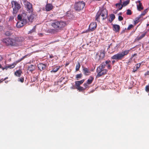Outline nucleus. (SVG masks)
<instances>
[{
    "label": "nucleus",
    "mask_w": 149,
    "mask_h": 149,
    "mask_svg": "<svg viewBox=\"0 0 149 149\" xmlns=\"http://www.w3.org/2000/svg\"><path fill=\"white\" fill-rule=\"evenodd\" d=\"M85 5V3L83 1H79L75 3L74 8L76 10L80 11L83 9Z\"/></svg>",
    "instance_id": "423d86ee"
},
{
    "label": "nucleus",
    "mask_w": 149,
    "mask_h": 149,
    "mask_svg": "<svg viewBox=\"0 0 149 149\" xmlns=\"http://www.w3.org/2000/svg\"><path fill=\"white\" fill-rule=\"evenodd\" d=\"M94 80V77L92 76H90L89 79L87 81V83L88 84H91Z\"/></svg>",
    "instance_id": "b1692460"
},
{
    "label": "nucleus",
    "mask_w": 149,
    "mask_h": 149,
    "mask_svg": "<svg viewBox=\"0 0 149 149\" xmlns=\"http://www.w3.org/2000/svg\"><path fill=\"white\" fill-rule=\"evenodd\" d=\"M78 87V89L79 91H82L84 90H85V89L83 87L80 86H79V87Z\"/></svg>",
    "instance_id": "4c0bfd02"
},
{
    "label": "nucleus",
    "mask_w": 149,
    "mask_h": 149,
    "mask_svg": "<svg viewBox=\"0 0 149 149\" xmlns=\"http://www.w3.org/2000/svg\"><path fill=\"white\" fill-rule=\"evenodd\" d=\"M18 81H20L21 82L23 83L24 81V78H21L18 79Z\"/></svg>",
    "instance_id": "37998d69"
},
{
    "label": "nucleus",
    "mask_w": 149,
    "mask_h": 149,
    "mask_svg": "<svg viewBox=\"0 0 149 149\" xmlns=\"http://www.w3.org/2000/svg\"><path fill=\"white\" fill-rule=\"evenodd\" d=\"M8 78V77H7L6 78H5V79H4L3 80V81H4V80H5L6 79H7Z\"/></svg>",
    "instance_id": "4d7b16f0"
},
{
    "label": "nucleus",
    "mask_w": 149,
    "mask_h": 149,
    "mask_svg": "<svg viewBox=\"0 0 149 149\" xmlns=\"http://www.w3.org/2000/svg\"><path fill=\"white\" fill-rule=\"evenodd\" d=\"M106 66V64H105V63L104 62H103L102 63H101L100 66L97 67V69L100 70L102 69H104V68Z\"/></svg>",
    "instance_id": "aec40b11"
},
{
    "label": "nucleus",
    "mask_w": 149,
    "mask_h": 149,
    "mask_svg": "<svg viewBox=\"0 0 149 149\" xmlns=\"http://www.w3.org/2000/svg\"><path fill=\"white\" fill-rule=\"evenodd\" d=\"M101 16L102 20L105 19L107 18L108 16V11L106 9H101L98 11L95 17V21L100 22V17Z\"/></svg>",
    "instance_id": "7ed1b4c3"
},
{
    "label": "nucleus",
    "mask_w": 149,
    "mask_h": 149,
    "mask_svg": "<svg viewBox=\"0 0 149 149\" xmlns=\"http://www.w3.org/2000/svg\"><path fill=\"white\" fill-rule=\"evenodd\" d=\"M60 68V66H57L56 68H54L53 70L51 71V72H57Z\"/></svg>",
    "instance_id": "a878e982"
},
{
    "label": "nucleus",
    "mask_w": 149,
    "mask_h": 149,
    "mask_svg": "<svg viewBox=\"0 0 149 149\" xmlns=\"http://www.w3.org/2000/svg\"><path fill=\"white\" fill-rule=\"evenodd\" d=\"M107 68H108L109 69H110L111 68V66L109 64H108V65H107Z\"/></svg>",
    "instance_id": "de8ad7c7"
},
{
    "label": "nucleus",
    "mask_w": 149,
    "mask_h": 149,
    "mask_svg": "<svg viewBox=\"0 0 149 149\" xmlns=\"http://www.w3.org/2000/svg\"><path fill=\"white\" fill-rule=\"evenodd\" d=\"M118 6V9H119V8H120V6L119 5H118L117 6Z\"/></svg>",
    "instance_id": "680f3d73"
},
{
    "label": "nucleus",
    "mask_w": 149,
    "mask_h": 149,
    "mask_svg": "<svg viewBox=\"0 0 149 149\" xmlns=\"http://www.w3.org/2000/svg\"><path fill=\"white\" fill-rule=\"evenodd\" d=\"M115 60H113L112 61V63L113 64H114V63H115Z\"/></svg>",
    "instance_id": "864d4df0"
},
{
    "label": "nucleus",
    "mask_w": 149,
    "mask_h": 149,
    "mask_svg": "<svg viewBox=\"0 0 149 149\" xmlns=\"http://www.w3.org/2000/svg\"><path fill=\"white\" fill-rule=\"evenodd\" d=\"M22 41L21 38L18 37L14 38H8L3 39V42L7 46L17 47L19 46Z\"/></svg>",
    "instance_id": "f257e3e1"
},
{
    "label": "nucleus",
    "mask_w": 149,
    "mask_h": 149,
    "mask_svg": "<svg viewBox=\"0 0 149 149\" xmlns=\"http://www.w3.org/2000/svg\"><path fill=\"white\" fill-rule=\"evenodd\" d=\"M117 46H118V45H117L115 47H116Z\"/></svg>",
    "instance_id": "e2e57ef3"
},
{
    "label": "nucleus",
    "mask_w": 149,
    "mask_h": 149,
    "mask_svg": "<svg viewBox=\"0 0 149 149\" xmlns=\"http://www.w3.org/2000/svg\"><path fill=\"white\" fill-rule=\"evenodd\" d=\"M121 3H122L121 0H120V3H117L116 4V6H117L118 5H119V6H120V5L121 4Z\"/></svg>",
    "instance_id": "c03bdc74"
},
{
    "label": "nucleus",
    "mask_w": 149,
    "mask_h": 149,
    "mask_svg": "<svg viewBox=\"0 0 149 149\" xmlns=\"http://www.w3.org/2000/svg\"><path fill=\"white\" fill-rule=\"evenodd\" d=\"M97 24L96 22H93L91 23L89 27V29L91 31H93L96 28Z\"/></svg>",
    "instance_id": "f8f14e48"
},
{
    "label": "nucleus",
    "mask_w": 149,
    "mask_h": 149,
    "mask_svg": "<svg viewBox=\"0 0 149 149\" xmlns=\"http://www.w3.org/2000/svg\"><path fill=\"white\" fill-rule=\"evenodd\" d=\"M5 34L7 36H10L12 35V33L10 31H7L5 32Z\"/></svg>",
    "instance_id": "473e14b6"
},
{
    "label": "nucleus",
    "mask_w": 149,
    "mask_h": 149,
    "mask_svg": "<svg viewBox=\"0 0 149 149\" xmlns=\"http://www.w3.org/2000/svg\"><path fill=\"white\" fill-rule=\"evenodd\" d=\"M47 64H43L42 63H39L37 66L39 70L42 71L45 69L46 67Z\"/></svg>",
    "instance_id": "ddd939ff"
},
{
    "label": "nucleus",
    "mask_w": 149,
    "mask_h": 149,
    "mask_svg": "<svg viewBox=\"0 0 149 149\" xmlns=\"http://www.w3.org/2000/svg\"><path fill=\"white\" fill-rule=\"evenodd\" d=\"M130 50H126L123 51L111 57V59L117 61L120 60L124 58L129 52Z\"/></svg>",
    "instance_id": "20e7f679"
},
{
    "label": "nucleus",
    "mask_w": 149,
    "mask_h": 149,
    "mask_svg": "<svg viewBox=\"0 0 149 149\" xmlns=\"http://www.w3.org/2000/svg\"><path fill=\"white\" fill-rule=\"evenodd\" d=\"M53 6L51 4L47 3L46 5L45 9L47 11L51 10L53 8Z\"/></svg>",
    "instance_id": "2eb2a0df"
},
{
    "label": "nucleus",
    "mask_w": 149,
    "mask_h": 149,
    "mask_svg": "<svg viewBox=\"0 0 149 149\" xmlns=\"http://www.w3.org/2000/svg\"><path fill=\"white\" fill-rule=\"evenodd\" d=\"M49 57L50 58H52L54 57V56L53 55H50Z\"/></svg>",
    "instance_id": "3c124183"
},
{
    "label": "nucleus",
    "mask_w": 149,
    "mask_h": 149,
    "mask_svg": "<svg viewBox=\"0 0 149 149\" xmlns=\"http://www.w3.org/2000/svg\"><path fill=\"white\" fill-rule=\"evenodd\" d=\"M118 19L119 21H121L123 19V17L121 16H119L118 17Z\"/></svg>",
    "instance_id": "79ce46f5"
},
{
    "label": "nucleus",
    "mask_w": 149,
    "mask_h": 149,
    "mask_svg": "<svg viewBox=\"0 0 149 149\" xmlns=\"http://www.w3.org/2000/svg\"><path fill=\"white\" fill-rule=\"evenodd\" d=\"M111 62V61L110 60H107L104 63L106 65H108L109 64V63Z\"/></svg>",
    "instance_id": "a18cd8bd"
},
{
    "label": "nucleus",
    "mask_w": 149,
    "mask_h": 149,
    "mask_svg": "<svg viewBox=\"0 0 149 149\" xmlns=\"http://www.w3.org/2000/svg\"><path fill=\"white\" fill-rule=\"evenodd\" d=\"M133 27V25L132 24H130L128 26L127 29L128 30H130V29L132 28Z\"/></svg>",
    "instance_id": "ea45409f"
},
{
    "label": "nucleus",
    "mask_w": 149,
    "mask_h": 149,
    "mask_svg": "<svg viewBox=\"0 0 149 149\" xmlns=\"http://www.w3.org/2000/svg\"><path fill=\"white\" fill-rule=\"evenodd\" d=\"M141 6H142L141 3V4H139V5H138L137 6V8H138V10H139V11H141L143 9V8Z\"/></svg>",
    "instance_id": "7c9ffc66"
},
{
    "label": "nucleus",
    "mask_w": 149,
    "mask_h": 149,
    "mask_svg": "<svg viewBox=\"0 0 149 149\" xmlns=\"http://www.w3.org/2000/svg\"><path fill=\"white\" fill-rule=\"evenodd\" d=\"M138 3H139V4H141V2L140 1H138Z\"/></svg>",
    "instance_id": "5fc2aeb1"
},
{
    "label": "nucleus",
    "mask_w": 149,
    "mask_h": 149,
    "mask_svg": "<svg viewBox=\"0 0 149 149\" xmlns=\"http://www.w3.org/2000/svg\"><path fill=\"white\" fill-rule=\"evenodd\" d=\"M84 79H83L80 81H76L75 82V84L77 87H79L80 85L81 84L84 82Z\"/></svg>",
    "instance_id": "412c9836"
},
{
    "label": "nucleus",
    "mask_w": 149,
    "mask_h": 149,
    "mask_svg": "<svg viewBox=\"0 0 149 149\" xmlns=\"http://www.w3.org/2000/svg\"><path fill=\"white\" fill-rule=\"evenodd\" d=\"M3 81V80H1L0 79V82H2Z\"/></svg>",
    "instance_id": "13d9d810"
},
{
    "label": "nucleus",
    "mask_w": 149,
    "mask_h": 149,
    "mask_svg": "<svg viewBox=\"0 0 149 149\" xmlns=\"http://www.w3.org/2000/svg\"><path fill=\"white\" fill-rule=\"evenodd\" d=\"M120 14H121V13H120Z\"/></svg>",
    "instance_id": "69168bd1"
},
{
    "label": "nucleus",
    "mask_w": 149,
    "mask_h": 149,
    "mask_svg": "<svg viewBox=\"0 0 149 149\" xmlns=\"http://www.w3.org/2000/svg\"><path fill=\"white\" fill-rule=\"evenodd\" d=\"M22 73V70H16V71L15 72L14 74L16 76L19 77H20Z\"/></svg>",
    "instance_id": "a211bd4d"
},
{
    "label": "nucleus",
    "mask_w": 149,
    "mask_h": 149,
    "mask_svg": "<svg viewBox=\"0 0 149 149\" xmlns=\"http://www.w3.org/2000/svg\"><path fill=\"white\" fill-rule=\"evenodd\" d=\"M36 31V26L33 27V28L31 30L29 31L28 33L29 34L31 33H32L35 32Z\"/></svg>",
    "instance_id": "2f4dec72"
},
{
    "label": "nucleus",
    "mask_w": 149,
    "mask_h": 149,
    "mask_svg": "<svg viewBox=\"0 0 149 149\" xmlns=\"http://www.w3.org/2000/svg\"><path fill=\"white\" fill-rule=\"evenodd\" d=\"M69 63L68 62H67L65 64V67L67 66L68 65H69Z\"/></svg>",
    "instance_id": "8fccbe9b"
},
{
    "label": "nucleus",
    "mask_w": 149,
    "mask_h": 149,
    "mask_svg": "<svg viewBox=\"0 0 149 149\" xmlns=\"http://www.w3.org/2000/svg\"><path fill=\"white\" fill-rule=\"evenodd\" d=\"M82 76V74L81 73L77 74L76 75V78L78 80V79L81 78Z\"/></svg>",
    "instance_id": "72a5a7b5"
},
{
    "label": "nucleus",
    "mask_w": 149,
    "mask_h": 149,
    "mask_svg": "<svg viewBox=\"0 0 149 149\" xmlns=\"http://www.w3.org/2000/svg\"><path fill=\"white\" fill-rule=\"evenodd\" d=\"M129 3V1L127 0L124 2L122 5H120V7L119 8V10H121L123 8V6H125L128 5Z\"/></svg>",
    "instance_id": "6ab92c4d"
},
{
    "label": "nucleus",
    "mask_w": 149,
    "mask_h": 149,
    "mask_svg": "<svg viewBox=\"0 0 149 149\" xmlns=\"http://www.w3.org/2000/svg\"><path fill=\"white\" fill-rule=\"evenodd\" d=\"M136 55V54H134V55Z\"/></svg>",
    "instance_id": "0e129e2a"
},
{
    "label": "nucleus",
    "mask_w": 149,
    "mask_h": 149,
    "mask_svg": "<svg viewBox=\"0 0 149 149\" xmlns=\"http://www.w3.org/2000/svg\"><path fill=\"white\" fill-rule=\"evenodd\" d=\"M30 54H27L23 57L19 59L18 60L14 62L12 64L10 65H8V68L10 69H13V68L19 62L21 61L23 59H24L25 58H26L27 56H30Z\"/></svg>",
    "instance_id": "6e6552de"
},
{
    "label": "nucleus",
    "mask_w": 149,
    "mask_h": 149,
    "mask_svg": "<svg viewBox=\"0 0 149 149\" xmlns=\"http://www.w3.org/2000/svg\"><path fill=\"white\" fill-rule=\"evenodd\" d=\"M80 66L81 65L80 63V62H79L78 61L77 62V64L76 67V71H78L79 70Z\"/></svg>",
    "instance_id": "cd10ccee"
},
{
    "label": "nucleus",
    "mask_w": 149,
    "mask_h": 149,
    "mask_svg": "<svg viewBox=\"0 0 149 149\" xmlns=\"http://www.w3.org/2000/svg\"><path fill=\"white\" fill-rule=\"evenodd\" d=\"M11 4L12 8L13 10V15L14 16H16L19 10L21 8V6L19 3L15 1H12Z\"/></svg>",
    "instance_id": "39448f33"
},
{
    "label": "nucleus",
    "mask_w": 149,
    "mask_h": 149,
    "mask_svg": "<svg viewBox=\"0 0 149 149\" xmlns=\"http://www.w3.org/2000/svg\"><path fill=\"white\" fill-rule=\"evenodd\" d=\"M56 30L53 29H49L48 30V32L51 33H54L56 31Z\"/></svg>",
    "instance_id": "c85d7f7f"
},
{
    "label": "nucleus",
    "mask_w": 149,
    "mask_h": 149,
    "mask_svg": "<svg viewBox=\"0 0 149 149\" xmlns=\"http://www.w3.org/2000/svg\"><path fill=\"white\" fill-rule=\"evenodd\" d=\"M8 68H8V65L6 66L4 68H2V69L3 70H4V69L7 70Z\"/></svg>",
    "instance_id": "49530a36"
},
{
    "label": "nucleus",
    "mask_w": 149,
    "mask_h": 149,
    "mask_svg": "<svg viewBox=\"0 0 149 149\" xmlns=\"http://www.w3.org/2000/svg\"><path fill=\"white\" fill-rule=\"evenodd\" d=\"M146 25H147V26H149V24H147Z\"/></svg>",
    "instance_id": "bf43d9fd"
},
{
    "label": "nucleus",
    "mask_w": 149,
    "mask_h": 149,
    "mask_svg": "<svg viewBox=\"0 0 149 149\" xmlns=\"http://www.w3.org/2000/svg\"><path fill=\"white\" fill-rule=\"evenodd\" d=\"M141 65V63H137L136 64V67L135 68H134L133 69V72H135L140 67Z\"/></svg>",
    "instance_id": "bb28decb"
},
{
    "label": "nucleus",
    "mask_w": 149,
    "mask_h": 149,
    "mask_svg": "<svg viewBox=\"0 0 149 149\" xmlns=\"http://www.w3.org/2000/svg\"><path fill=\"white\" fill-rule=\"evenodd\" d=\"M88 85L89 84L87 83H84V86L85 87V88H84L85 89L88 87Z\"/></svg>",
    "instance_id": "a19ab883"
},
{
    "label": "nucleus",
    "mask_w": 149,
    "mask_h": 149,
    "mask_svg": "<svg viewBox=\"0 0 149 149\" xmlns=\"http://www.w3.org/2000/svg\"><path fill=\"white\" fill-rule=\"evenodd\" d=\"M27 18L26 16V13H24L21 15H18L17 16V18L18 19H22L23 21L24 20H27L26 18Z\"/></svg>",
    "instance_id": "9b49d317"
},
{
    "label": "nucleus",
    "mask_w": 149,
    "mask_h": 149,
    "mask_svg": "<svg viewBox=\"0 0 149 149\" xmlns=\"http://www.w3.org/2000/svg\"><path fill=\"white\" fill-rule=\"evenodd\" d=\"M24 3L26 8V10L29 13H32L33 11L32 4L27 1L24 0Z\"/></svg>",
    "instance_id": "0eeeda50"
},
{
    "label": "nucleus",
    "mask_w": 149,
    "mask_h": 149,
    "mask_svg": "<svg viewBox=\"0 0 149 149\" xmlns=\"http://www.w3.org/2000/svg\"><path fill=\"white\" fill-rule=\"evenodd\" d=\"M82 71L84 74L85 75H89L91 73L90 70L88 68H83Z\"/></svg>",
    "instance_id": "4468645a"
},
{
    "label": "nucleus",
    "mask_w": 149,
    "mask_h": 149,
    "mask_svg": "<svg viewBox=\"0 0 149 149\" xmlns=\"http://www.w3.org/2000/svg\"><path fill=\"white\" fill-rule=\"evenodd\" d=\"M19 20L17 23L16 26L18 28H20L22 27L24 25L26 24L27 22V20H24V21L21 20Z\"/></svg>",
    "instance_id": "9d476101"
},
{
    "label": "nucleus",
    "mask_w": 149,
    "mask_h": 149,
    "mask_svg": "<svg viewBox=\"0 0 149 149\" xmlns=\"http://www.w3.org/2000/svg\"><path fill=\"white\" fill-rule=\"evenodd\" d=\"M126 14L128 15H131L132 14V12L131 10L130 9L127 10L126 12Z\"/></svg>",
    "instance_id": "c9c22d12"
},
{
    "label": "nucleus",
    "mask_w": 149,
    "mask_h": 149,
    "mask_svg": "<svg viewBox=\"0 0 149 149\" xmlns=\"http://www.w3.org/2000/svg\"><path fill=\"white\" fill-rule=\"evenodd\" d=\"M110 18L111 21H113L115 18V17L114 14H112L111 15Z\"/></svg>",
    "instance_id": "f704fd0d"
},
{
    "label": "nucleus",
    "mask_w": 149,
    "mask_h": 149,
    "mask_svg": "<svg viewBox=\"0 0 149 149\" xmlns=\"http://www.w3.org/2000/svg\"><path fill=\"white\" fill-rule=\"evenodd\" d=\"M113 30L116 32H118L120 29V26L118 25L114 24L113 25Z\"/></svg>",
    "instance_id": "f3484780"
},
{
    "label": "nucleus",
    "mask_w": 149,
    "mask_h": 149,
    "mask_svg": "<svg viewBox=\"0 0 149 149\" xmlns=\"http://www.w3.org/2000/svg\"><path fill=\"white\" fill-rule=\"evenodd\" d=\"M2 68V65L1 64H0V68Z\"/></svg>",
    "instance_id": "6e6d98bb"
},
{
    "label": "nucleus",
    "mask_w": 149,
    "mask_h": 149,
    "mask_svg": "<svg viewBox=\"0 0 149 149\" xmlns=\"http://www.w3.org/2000/svg\"><path fill=\"white\" fill-rule=\"evenodd\" d=\"M28 70L31 72L34 71L35 70V68L33 65H29L28 68Z\"/></svg>",
    "instance_id": "4be33fe9"
},
{
    "label": "nucleus",
    "mask_w": 149,
    "mask_h": 149,
    "mask_svg": "<svg viewBox=\"0 0 149 149\" xmlns=\"http://www.w3.org/2000/svg\"><path fill=\"white\" fill-rule=\"evenodd\" d=\"M146 33H145L142 34L141 36L139 37H137L136 38V40L139 41L142 39L146 35Z\"/></svg>",
    "instance_id": "393cba45"
},
{
    "label": "nucleus",
    "mask_w": 149,
    "mask_h": 149,
    "mask_svg": "<svg viewBox=\"0 0 149 149\" xmlns=\"http://www.w3.org/2000/svg\"><path fill=\"white\" fill-rule=\"evenodd\" d=\"M149 71H148L147 72L145 73V75H148L149 74Z\"/></svg>",
    "instance_id": "09e8293b"
},
{
    "label": "nucleus",
    "mask_w": 149,
    "mask_h": 149,
    "mask_svg": "<svg viewBox=\"0 0 149 149\" xmlns=\"http://www.w3.org/2000/svg\"><path fill=\"white\" fill-rule=\"evenodd\" d=\"M41 34H42V33H40V35H41Z\"/></svg>",
    "instance_id": "774afa93"
},
{
    "label": "nucleus",
    "mask_w": 149,
    "mask_h": 149,
    "mask_svg": "<svg viewBox=\"0 0 149 149\" xmlns=\"http://www.w3.org/2000/svg\"><path fill=\"white\" fill-rule=\"evenodd\" d=\"M66 25V23L64 21H59L56 20L54 21L51 24V26L53 28L60 31L63 30Z\"/></svg>",
    "instance_id": "f03ea898"
},
{
    "label": "nucleus",
    "mask_w": 149,
    "mask_h": 149,
    "mask_svg": "<svg viewBox=\"0 0 149 149\" xmlns=\"http://www.w3.org/2000/svg\"><path fill=\"white\" fill-rule=\"evenodd\" d=\"M111 45V44H110V45L109 46V48H110Z\"/></svg>",
    "instance_id": "052dcab7"
},
{
    "label": "nucleus",
    "mask_w": 149,
    "mask_h": 149,
    "mask_svg": "<svg viewBox=\"0 0 149 149\" xmlns=\"http://www.w3.org/2000/svg\"><path fill=\"white\" fill-rule=\"evenodd\" d=\"M147 12V9H145L144 11L143 12V13H141V14L140 16H141H141H143V15H145Z\"/></svg>",
    "instance_id": "e433bc0d"
},
{
    "label": "nucleus",
    "mask_w": 149,
    "mask_h": 149,
    "mask_svg": "<svg viewBox=\"0 0 149 149\" xmlns=\"http://www.w3.org/2000/svg\"><path fill=\"white\" fill-rule=\"evenodd\" d=\"M35 16L34 14L31 13L29 16L27 17L28 19L29 22H32Z\"/></svg>",
    "instance_id": "dca6fc26"
},
{
    "label": "nucleus",
    "mask_w": 149,
    "mask_h": 149,
    "mask_svg": "<svg viewBox=\"0 0 149 149\" xmlns=\"http://www.w3.org/2000/svg\"><path fill=\"white\" fill-rule=\"evenodd\" d=\"M2 57L1 56H0V61L2 60Z\"/></svg>",
    "instance_id": "603ef678"
},
{
    "label": "nucleus",
    "mask_w": 149,
    "mask_h": 149,
    "mask_svg": "<svg viewBox=\"0 0 149 149\" xmlns=\"http://www.w3.org/2000/svg\"><path fill=\"white\" fill-rule=\"evenodd\" d=\"M41 34H42V33H40V35H41Z\"/></svg>",
    "instance_id": "338daca9"
},
{
    "label": "nucleus",
    "mask_w": 149,
    "mask_h": 149,
    "mask_svg": "<svg viewBox=\"0 0 149 149\" xmlns=\"http://www.w3.org/2000/svg\"><path fill=\"white\" fill-rule=\"evenodd\" d=\"M145 90L147 93L149 92V85H147L146 86Z\"/></svg>",
    "instance_id": "58836bf2"
},
{
    "label": "nucleus",
    "mask_w": 149,
    "mask_h": 149,
    "mask_svg": "<svg viewBox=\"0 0 149 149\" xmlns=\"http://www.w3.org/2000/svg\"><path fill=\"white\" fill-rule=\"evenodd\" d=\"M141 16H139V17H136L135 18L134 21V24H137L139 22V19L141 18Z\"/></svg>",
    "instance_id": "c756f323"
},
{
    "label": "nucleus",
    "mask_w": 149,
    "mask_h": 149,
    "mask_svg": "<svg viewBox=\"0 0 149 149\" xmlns=\"http://www.w3.org/2000/svg\"><path fill=\"white\" fill-rule=\"evenodd\" d=\"M105 52L104 50L101 52L99 56L100 59H102L104 58L105 56Z\"/></svg>",
    "instance_id": "5701e85b"
},
{
    "label": "nucleus",
    "mask_w": 149,
    "mask_h": 149,
    "mask_svg": "<svg viewBox=\"0 0 149 149\" xmlns=\"http://www.w3.org/2000/svg\"><path fill=\"white\" fill-rule=\"evenodd\" d=\"M108 72V70L107 69H102L100 70L97 69L96 72L97 73L96 76V78H97L101 76L102 75L106 74Z\"/></svg>",
    "instance_id": "1a4fd4ad"
}]
</instances>
